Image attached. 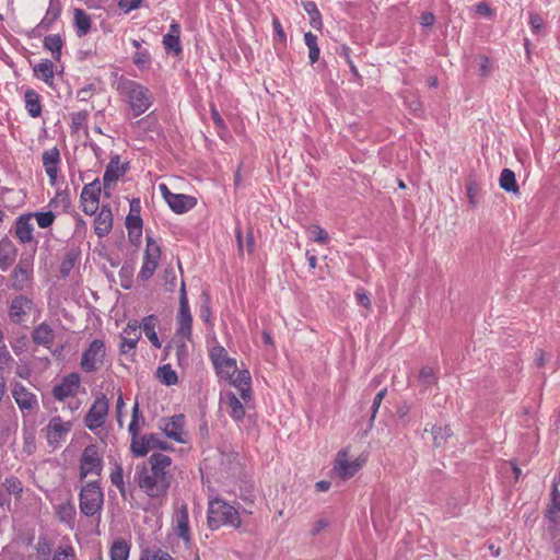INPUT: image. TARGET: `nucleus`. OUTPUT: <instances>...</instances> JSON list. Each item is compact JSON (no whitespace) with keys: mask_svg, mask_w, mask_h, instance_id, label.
Here are the masks:
<instances>
[{"mask_svg":"<svg viewBox=\"0 0 560 560\" xmlns=\"http://www.w3.org/2000/svg\"><path fill=\"white\" fill-rule=\"evenodd\" d=\"M129 163L122 162L118 154L110 158L103 175H125L128 171Z\"/></svg>","mask_w":560,"mask_h":560,"instance_id":"nucleus-43","label":"nucleus"},{"mask_svg":"<svg viewBox=\"0 0 560 560\" xmlns=\"http://www.w3.org/2000/svg\"><path fill=\"white\" fill-rule=\"evenodd\" d=\"M272 30L275 34V38L281 43H285L287 36L281 25L280 20L277 16L272 18Z\"/></svg>","mask_w":560,"mask_h":560,"instance_id":"nucleus-60","label":"nucleus"},{"mask_svg":"<svg viewBox=\"0 0 560 560\" xmlns=\"http://www.w3.org/2000/svg\"><path fill=\"white\" fill-rule=\"evenodd\" d=\"M32 306L33 302L31 299L24 295L16 296L9 307L10 319L16 324L24 322V317L31 312Z\"/></svg>","mask_w":560,"mask_h":560,"instance_id":"nucleus-22","label":"nucleus"},{"mask_svg":"<svg viewBox=\"0 0 560 560\" xmlns=\"http://www.w3.org/2000/svg\"><path fill=\"white\" fill-rule=\"evenodd\" d=\"M33 266L28 260H21L11 276V285L15 290H23L32 279Z\"/></svg>","mask_w":560,"mask_h":560,"instance_id":"nucleus-21","label":"nucleus"},{"mask_svg":"<svg viewBox=\"0 0 560 560\" xmlns=\"http://www.w3.org/2000/svg\"><path fill=\"white\" fill-rule=\"evenodd\" d=\"M113 228V213L107 207H103L94 221V230L98 237L106 236Z\"/></svg>","mask_w":560,"mask_h":560,"instance_id":"nucleus-26","label":"nucleus"},{"mask_svg":"<svg viewBox=\"0 0 560 560\" xmlns=\"http://www.w3.org/2000/svg\"><path fill=\"white\" fill-rule=\"evenodd\" d=\"M80 384V375L78 373H70L52 388V396L59 401H63L69 397H74L79 390Z\"/></svg>","mask_w":560,"mask_h":560,"instance_id":"nucleus-16","label":"nucleus"},{"mask_svg":"<svg viewBox=\"0 0 560 560\" xmlns=\"http://www.w3.org/2000/svg\"><path fill=\"white\" fill-rule=\"evenodd\" d=\"M71 124L70 129L72 132H78L81 129L85 128L89 120V112L88 110H80L72 113L70 115Z\"/></svg>","mask_w":560,"mask_h":560,"instance_id":"nucleus-47","label":"nucleus"},{"mask_svg":"<svg viewBox=\"0 0 560 560\" xmlns=\"http://www.w3.org/2000/svg\"><path fill=\"white\" fill-rule=\"evenodd\" d=\"M159 428L166 438L177 443L186 444L189 441V433L186 430V418L184 415L162 418L159 422Z\"/></svg>","mask_w":560,"mask_h":560,"instance_id":"nucleus-7","label":"nucleus"},{"mask_svg":"<svg viewBox=\"0 0 560 560\" xmlns=\"http://www.w3.org/2000/svg\"><path fill=\"white\" fill-rule=\"evenodd\" d=\"M304 43L308 48L310 63L314 65L315 62L318 61L319 55H320V49L318 46V38L312 32H306L304 34Z\"/></svg>","mask_w":560,"mask_h":560,"instance_id":"nucleus-40","label":"nucleus"},{"mask_svg":"<svg viewBox=\"0 0 560 560\" xmlns=\"http://www.w3.org/2000/svg\"><path fill=\"white\" fill-rule=\"evenodd\" d=\"M160 190L171 209L176 213L187 212L196 206V198L184 194H173L165 184H160Z\"/></svg>","mask_w":560,"mask_h":560,"instance_id":"nucleus-15","label":"nucleus"},{"mask_svg":"<svg viewBox=\"0 0 560 560\" xmlns=\"http://www.w3.org/2000/svg\"><path fill=\"white\" fill-rule=\"evenodd\" d=\"M139 560H175L167 551L158 549L154 551L144 550L142 551Z\"/></svg>","mask_w":560,"mask_h":560,"instance_id":"nucleus-54","label":"nucleus"},{"mask_svg":"<svg viewBox=\"0 0 560 560\" xmlns=\"http://www.w3.org/2000/svg\"><path fill=\"white\" fill-rule=\"evenodd\" d=\"M104 505V493L96 480L84 483L79 493V508L83 515H100Z\"/></svg>","mask_w":560,"mask_h":560,"instance_id":"nucleus-4","label":"nucleus"},{"mask_svg":"<svg viewBox=\"0 0 560 560\" xmlns=\"http://www.w3.org/2000/svg\"><path fill=\"white\" fill-rule=\"evenodd\" d=\"M33 218H35L37 224L42 229L49 228L55 221V214L51 211L47 212H35L32 213Z\"/></svg>","mask_w":560,"mask_h":560,"instance_id":"nucleus-56","label":"nucleus"},{"mask_svg":"<svg viewBox=\"0 0 560 560\" xmlns=\"http://www.w3.org/2000/svg\"><path fill=\"white\" fill-rule=\"evenodd\" d=\"M43 47L50 51L54 60L59 61L62 54L63 39L59 34H50L44 37Z\"/></svg>","mask_w":560,"mask_h":560,"instance_id":"nucleus-34","label":"nucleus"},{"mask_svg":"<svg viewBox=\"0 0 560 560\" xmlns=\"http://www.w3.org/2000/svg\"><path fill=\"white\" fill-rule=\"evenodd\" d=\"M130 545L122 538L116 539L109 550L110 560H128Z\"/></svg>","mask_w":560,"mask_h":560,"instance_id":"nucleus-38","label":"nucleus"},{"mask_svg":"<svg viewBox=\"0 0 560 560\" xmlns=\"http://www.w3.org/2000/svg\"><path fill=\"white\" fill-rule=\"evenodd\" d=\"M25 108L28 115L37 118L42 115L40 95L33 89H27L24 93Z\"/></svg>","mask_w":560,"mask_h":560,"instance_id":"nucleus-33","label":"nucleus"},{"mask_svg":"<svg viewBox=\"0 0 560 560\" xmlns=\"http://www.w3.org/2000/svg\"><path fill=\"white\" fill-rule=\"evenodd\" d=\"M171 466L170 456L162 453L152 454L148 465H143L138 471L139 488L152 499L165 497L172 480Z\"/></svg>","mask_w":560,"mask_h":560,"instance_id":"nucleus-1","label":"nucleus"},{"mask_svg":"<svg viewBox=\"0 0 560 560\" xmlns=\"http://www.w3.org/2000/svg\"><path fill=\"white\" fill-rule=\"evenodd\" d=\"M141 338L140 326L136 319L129 320L120 334L119 350L128 353L137 348Z\"/></svg>","mask_w":560,"mask_h":560,"instance_id":"nucleus-17","label":"nucleus"},{"mask_svg":"<svg viewBox=\"0 0 560 560\" xmlns=\"http://www.w3.org/2000/svg\"><path fill=\"white\" fill-rule=\"evenodd\" d=\"M223 404L228 407V413L234 421L238 422L244 419L246 410L236 394L232 392L226 393L223 398Z\"/></svg>","mask_w":560,"mask_h":560,"instance_id":"nucleus-27","label":"nucleus"},{"mask_svg":"<svg viewBox=\"0 0 560 560\" xmlns=\"http://www.w3.org/2000/svg\"><path fill=\"white\" fill-rule=\"evenodd\" d=\"M75 262V256L72 254L67 255L60 265V273L62 277H67Z\"/></svg>","mask_w":560,"mask_h":560,"instance_id":"nucleus-62","label":"nucleus"},{"mask_svg":"<svg viewBox=\"0 0 560 560\" xmlns=\"http://www.w3.org/2000/svg\"><path fill=\"white\" fill-rule=\"evenodd\" d=\"M233 386H235L242 400L248 402L252 399V377L248 370H238L232 377H225Z\"/></svg>","mask_w":560,"mask_h":560,"instance_id":"nucleus-20","label":"nucleus"},{"mask_svg":"<svg viewBox=\"0 0 560 560\" xmlns=\"http://www.w3.org/2000/svg\"><path fill=\"white\" fill-rule=\"evenodd\" d=\"M419 380L428 388L436 383V371L431 366H423L419 372Z\"/></svg>","mask_w":560,"mask_h":560,"instance_id":"nucleus-53","label":"nucleus"},{"mask_svg":"<svg viewBox=\"0 0 560 560\" xmlns=\"http://www.w3.org/2000/svg\"><path fill=\"white\" fill-rule=\"evenodd\" d=\"M141 1L142 0H118V7L125 14H128L138 9L141 5Z\"/></svg>","mask_w":560,"mask_h":560,"instance_id":"nucleus-59","label":"nucleus"},{"mask_svg":"<svg viewBox=\"0 0 560 560\" xmlns=\"http://www.w3.org/2000/svg\"><path fill=\"white\" fill-rule=\"evenodd\" d=\"M126 226L128 229L129 236L132 237L136 235L139 237L142 232V219L140 217L139 211H137V214L128 213L126 218Z\"/></svg>","mask_w":560,"mask_h":560,"instance_id":"nucleus-46","label":"nucleus"},{"mask_svg":"<svg viewBox=\"0 0 560 560\" xmlns=\"http://www.w3.org/2000/svg\"><path fill=\"white\" fill-rule=\"evenodd\" d=\"M43 166L46 175H58L60 170V152L57 147L44 151Z\"/></svg>","mask_w":560,"mask_h":560,"instance_id":"nucleus-29","label":"nucleus"},{"mask_svg":"<svg viewBox=\"0 0 560 560\" xmlns=\"http://www.w3.org/2000/svg\"><path fill=\"white\" fill-rule=\"evenodd\" d=\"M33 549V560H50L52 557V544L47 535H39Z\"/></svg>","mask_w":560,"mask_h":560,"instance_id":"nucleus-30","label":"nucleus"},{"mask_svg":"<svg viewBox=\"0 0 560 560\" xmlns=\"http://www.w3.org/2000/svg\"><path fill=\"white\" fill-rule=\"evenodd\" d=\"M160 257V246L153 238L147 237V248L143 257L142 267L139 273L141 279L148 280L153 276L158 268Z\"/></svg>","mask_w":560,"mask_h":560,"instance_id":"nucleus-13","label":"nucleus"},{"mask_svg":"<svg viewBox=\"0 0 560 560\" xmlns=\"http://www.w3.org/2000/svg\"><path fill=\"white\" fill-rule=\"evenodd\" d=\"M132 61L139 70H145L150 68L152 57L148 49H141L133 54Z\"/></svg>","mask_w":560,"mask_h":560,"instance_id":"nucleus-50","label":"nucleus"},{"mask_svg":"<svg viewBox=\"0 0 560 560\" xmlns=\"http://www.w3.org/2000/svg\"><path fill=\"white\" fill-rule=\"evenodd\" d=\"M32 338L36 345L50 348L55 341V332L47 323H42L34 328Z\"/></svg>","mask_w":560,"mask_h":560,"instance_id":"nucleus-28","label":"nucleus"},{"mask_svg":"<svg viewBox=\"0 0 560 560\" xmlns=\"http://www.w3.org/2000/svg\"><path fill=\"white\" fill-rule=\"evenodd\" d=\"M433 443L436 447L445 445L447 440L453 435V431L450 425H434L432 428Z\"/></svg>","mask_w":560,"mask_h":560,"instance_id":"nucleus-45","label":"nucleus"},{"mask_svg":"<svg viewBox=\"0 0 560 560\" xmlns=\"http://www.w3.org/2000/svg\"><path fill=\"white\" fill-rule=\"evenodd\" d=\"M159 319L155 315H148L145 316L140 326V329L144 332L147 338L150 340V342L158 349L161 348V342L159 340L158 334L155 331V328L158 326Z\"/></svg>","mask_w":560,"mask_h":560,"instance_id":"nucleus-31","label":"nucleus"},{"mask_svg":"<svg viewBox=\"0 0 560 560\" xmlns=\"http://www.w3.org/2000/svg\"><path fill=\"white\" fill-rule=\"evenodd\" d=\"M302 7L310 18V25L314 30L322 31L324 25L322 13L318 10L317 4L312 0H307L302 2Z\"/></svg>","mask_w":560,"mask_h":560,"instance_id":"nucleus-36","label":"nucleus"},{"mask_svg":"<svg viewBox=\"0 0 560 560\" xmlns=\"http://www.w3.org/2000/svg\"><path fill=\"white\" fill-rule=\"evenodd\" d=\"M51 560H77V552L71 542L59 545L51 557Z\"/></svg>","mask_w":560,"mask_h":560,"instance_id":"nucleus-44","label":"nucleus"},{"mask_svg":"<svg viewBox=\"0 0 560 560\" xmlns=\"http://www.w3.org/2000/svg\"><path fill=\"white\" fill-rule=\"evenodd\" d=\"M105 357V342L101 339H95L83 351L80 368L86 373L95 372L104 364Z\"/></svg>","mask_w":560,"mask_h":560,"instance_id":"nucleus-8","label":"nucleus"},{"mask_svg":"<svg viewBox=\"0 0 560 560\" xmlns=\"http://www.w3.org/2000/svg\"><path fill=\"white\" fill-rule=\"evenodd\" d=\"M71 429V421H65L59 416L52 417L44 429L48 444L55 447L58 446L66 440Z\"/></svg>","mask_w":560,"mask_h":560,"instance_id":"nucleus-12","label":"nucleus"},{"mask_svg":"<svg viewBox=\"0 0 560 560\" xmlns=\"http://www.w3.org/2000/svg\"><path fill=\"white\" fill-rule=\"evenodd\" d=\"M5 488L9 493L20 494L22 492V483L16 478H9L5 480Z\"/></svg>","mask_w":560,"mask_h":560,"instance_id":"nucleus-64","label":"nucleus"},{"mask_svg":"<svg viewBox=\"0 0 560 560\" xmlns=\"http://www.w3.org/2000/svg\"><path fill=\"white\" fill-rule=\"evenodd\" d=\"M357 303L368 310L371 308V299L364 289H357L354 292Z\"/></svg>","mask_w":560,"mask_h":560,"instance_id":"nucleus-63","label":"nucleus"},{"mask_svg":"<svg viewBox=\"0 0 560 560\" xmlns=\"http://www.w3.org/2000/svg\"><path fill=\"white\" fill-rule=\"evenodd\" d=\"M528 24L532 33L535 35H539L545 28L544 19L536 12L528 13Z\"/></svg>","mask_w":560,"mask_h":560,"instance_id":"nucleus-55","label":"nucleus"},{"mask_svg":"<svg viewBox=\"0 0 560 560\" xmlns=\"http://www.w3.org/2000/svg\"><path fill=\"white\" fill-rule=\"evenodd\" d=\"M158 377L163 384L167 386L176 384L178 380L176 372L172 369L170 364H165L159 368Z\"/></svg>","mask_w":560,"mask_h":560,"instance_id":"nucleus-48","label":"nucleus"},{"mask_svg":"<svg viewBox=\"0 0 560 560\" xmlns=\"http://www.w3.org/2000/svg\"><path fill=\"white\" fill-rule=\"evenodd\" d=\"M109 410V400L105 395H100L89 409L84 424L91 431H95L104 425Z\"/></svg>","mask_w":560,"mask_h":560,"instance_id":"nucleus-11","label":"nucleus"},{"mask_svg":"<svg viewBox=\"0 0 560 560\" xmlns=\"http://www.w3.org/2000/svg\"><path fill=\"white\" fill-rule=\"evenodd\" d=\"M211 119L214 124V126L218 128V135L223 138V133L228 132V128H226V125L223 120V118L221 117L219 110L215 108V107H211Z\"/></svg>","mask_w":560,"mask_h":560,"instance_id":"nucleus-57","label":"nucleus"},{"mask_svg":"<svg viewBox=\"0 0 560 560\" xmlns=\"http://www.w3.org/2000/svg\"><path fill=\"white\" fill-rule=\"evenodd\" d=\"M34 75L44 81L47 85H52L54 82V63L49 59H42L33 67Z\"/></svg>","mask_w":560,"mask_h":560,"instance_id":"nucleus-32","label":"nucleus"},{"mask_svg":"<svg viewBox=\"0 0 560 560\" xmlns=\"http://www.w3.org/2000/svg\"><path fill=\"white\" fill-rule=\"evenodd\" d=\"M61 14V4L59 0H49L48 8L40 22L32 30L31 35L40 37L47 32L51 25L59 19Z\"/></svg>","mask_w":560,"mask_h":560,"instance_id":"nucleus-18","label":"nucleus"},{"mask_svg":"<svg viewBox=\"0 0 560 560\" xmlns=\"http://www.w3.org/2000/svg\"><path fill=\"white\" fill-rule=\"evenodd\" d=\"M101 191V180L98 177H95L92 183L84 186L81 192V206L85 214L92 215L96 212Z\"/></svg>","mask_w":560,"mask_h":560,"instance_id":"nucleus-14","label":"nucleus"},{"mask_svg":"<svg viewBox=\"0 0 560 560\" xmlns=\"http://www.w3.org/2000/svg\"><path fill=\"white\" fill-rule=\"evenodd\" d=\"M56 515L61 523L71 525L75 517V508L72 502L60 503L56 509Z\"/></svg>","mask_w":560,"mask_h":560,"instance_id":"nucleus-39","label":"nucleus"},{"mask_svg":"<svg viewBox=\"0 0 560 560\" xmlns=\"http://www.w3.org/2000/svg\"><path fill=\"white\" fill-rule=\"evenodd\" d=\"M209 358L221 378L232 377L237 372V364L224 347L217 345L210 349Z\"/></svg>","mask_w":560,"mask_h":560,"instance_id":"nucleus-10","label":"nucleus"},{"mask_svg":"<svg viewBox=\"0 0 560 560\" xmlns=\"http://www.w3.org/2000/svg\"><path fill=\"white\" fill-rule=\"evenodd\" d=\"M386 393H387V389L386 388H383L382 390H380L374 399H373V404H372V415H371V422L374 421L375 417H376V413L378 411V408L380 406L382 405V401L384 399V397L386 396Z\"/></svg>","mask_w":560,"mask_h":560,"instance_id":"nucleus-61","label":"nucleus"},{"mask_svg":"<svg viewBox=\"0 0 560 560\" xmlns=\"http://www.w3.org/2000/svg\"><path fill=\"white\" fill-rule=\"evenodd\" d=\"M307 236L310 240L319 243V244H327L329 242L328 233L320 228L319 225L312 224L306 230Z\"/></svg>","mask_w":560,"mask_h":560,"instance_id":"nucleus-49","label":"nucleus"},{"mask_svg":"<svg viewBox=\"0 0 560 560\" xmlns=\"http://www.w3.org/2000/svg\"><path fill=\"white\" fill-rule=\"evenodd\" d=\"M133 126L143 132L155 131L158 129L156 116L153 113H151V114L147 115L145 117L137 120L133 124Z\"/></svg>","mask_w":560,"mask_h":560,"instance_id":"nucleus-51","label":"nucleus"},{"mask_svg":"<svg viewBox=\"0 0 560 560\" xmlns=\"http://www.w3.org/2000/svg\"><path fill=\"white\" fill-rule=\"evenodd\" d=\"M12 396L22 411H31L37 406L36 396L22 384L14 385Z\"/></svg>","mask_w":560,"mask_h":560,"instance_id":"nucleus-23","label":"nucleus"},{"mask_svg":"<svg viewBox=\"0 0 560 560\" xmlns=\"http://www.w3.org/2000/svg\"><path fill=\"white\" fill-rule=\"evenodd\" d=\"M73 24L77 35L83 37L91 31L92 21L84 10L74 9Z\"/></svg>","mask_w":560,"mask_h":560,"instance_id":"nucleus-35","label":"nucleus"},{"mask_svg":"<svg viewBox=\"0 0 560 560\" xmlns=\"http://www.w3.org/2000/svg\"><path fill=\"white\" fill-rule=\"evenodd\" d=\"M547 517L555 524L560 521V491L558 485L553 486L551 504L547 511Z\"/></svg>","mask_w":560,"mask_h":560,"instance_id":"nucleus-41","label":"nucleus"},{"mask_svg":"<svg viewBox=\"0 0 560 560\" xmlns=\"http://www.w3.org/2000/svg\"><path fill=\"white\" fill-rule=\"evenodd\" d=\"M144 424V418L140 411L139 402L136 401L132 406L131 421L128 425V432L131 436L138 435Z\"/></svg>","mask_w":560,"mask_h":560,"instance_id":"nucleus-42","label":"nucleus"},{"mask_svg":"<svg viewBox=\"0 0 560 560\" xmlns=\"http://www.w3.org/2000/svg\"><path fill=\"white\" fill-rule=\"evenodd\" d=\"M103 470V455L95 444L88 445L79 460V477L81 480L88 477H98Z\"/></svg>","mask_w":560,"mask_h":560,"instance_id":"nucleus-5","label":"nucleus"},{"mask_svg":"<svg viewBox=\"0 0 560 560\" xmlns=\"http://www.w3.org/2000/svg\"><path fill=\"white\" fill-rule=\"evenodd\" d=\"M192 334V316L188 304L185 283H182L179 307L176 316V335L185 340H190Z\"/></svg>","mask_w":560,"mask_h":560,"instance_id":"nucleus-9","label":"nucleus"},{"mask_svg":"<svg viewBox=\"0 0 560 560\" xmlns=\"http://www.w3.org/2000/svg\"><path fill=\"white\" fill-rule=\"evenodd\" d=\"M116 90L125 97L135 117L145 113L152 105V95L148 88L141 83L121 75Z\"/></svg>","mask_w":560,"mask_h":560,"instance_id":"nucleus-2","label":"nucleus"},{"mask_svg":"<svg viewBox=\"0 0 560 560\" xmlns=\"http://www.w3.org/2000/svg\"><path fill=\"white\" fill-rule=\"evenodd\" d=\"M516 177H500L499 185L505 191L518 192V186L515 180Z\"/></svg>","mask_w":560,"mask_h":560,"instance_id":"nucleus-58","label":"nucleus"},{"mask_svg":"<svg viewBox=\"0 0 560 560\" xmlns=\"http://www.w3.org/2000/svg\"><path fill=\"white\" fill-rule=\"evenodd\" d=\"M368 462V455H360L354 459L349 457V447L340 450L334 460V471L343 480L352 478Z\"/></svg>","mask_w":560,"mask_h":560,"instance_id":"nucleus-6","label":"nucleus"},{"mask_svg":"<svg viewBox=\"0 0 560 560\" xmlns=\"http://www.w3.org/2000/svg\"><path fill=\"white\" fill-rule=\"evenodd\" d=\"M207 523L212 530L223 526L240 528L242 525L238 511L219 498L209 501Z\"/></svg>","mask_w":560,"mask_h":560,"instance_id":"nucleus-3","label":"nucleus"},{"mask_svg":"<svg viewBox=\"0 0 560 560\" xmlns=\"http://www.w3.org/2000/svg\"><path fill=\"white\" fill-rule=\"evenodd\" d=\"M110 482L120 491L121 494L125 493L126 487L124 481V470L120 464H115L110 475Z\"/></svg>","mask_w":560,"mask_h":560,"instance_id":"nucleus-52","label":"nucleus"},{"mask_svg":"<svg viewBox=\"0 0 560 560\" xmlns=\"http://www.w3.org/2000/svg\"><path fill=\"white\" fill-rule=\"evenodd\" d=\"M130 450L136 457L145 456L150 450V434L131 436Z\"/></svg>","mask_w":560,"mask_h":560,"instance_id":"nucleus-37","label":"nucleus"},{"mask_svg":"<svg viewBox=\"0 0 560 560\" xmlns=\"http://www.w3.org/2000/svg\"><path fill=\"white\" fill-rule=\"evenodd\" d=\"M174 529L176 535L180 537L185 542H188L190 540L189 516L188 509L186 505H182L175 511Z\"/></svg>","mask_w":560,"mask_h":560,"instance_id":"nucleus-24","label":"nucleus"},{"mask_svg":"<svg viewBox=\"0 0 560 560\" xmlns=\"http://www.w3.org/2000/svg\"><path fill=\"white\" fill-rule=\"evenodd\" d=\"M32 219H33V214L28 213V214L20 215L15 221L14 234L21 243L25 244V243H30L33 241L34 228L32 224Z\"/></svg>","mask_w":560,"mask_h":560,"instance_id":"nucleus-25","label":"nucleus"},{"mask_svg":"<svg viewBox=\"0 0 560 560\" xmlns=\"http://www.w3.org/2000/svg\"><path fill=\"white\" fill-rule=\"evenodd\" d=\"M182 28L178 22L172 21L168 32L163 36L162 44L167 54L178 56L183 51L180 42Z\"/></svg>","mask_w":560,"mask_h":560,"instance_id":"nucleus-19","label":"nucleus"}]
</instances>
